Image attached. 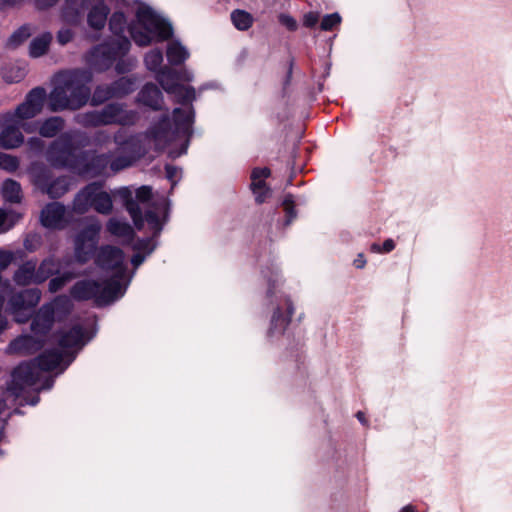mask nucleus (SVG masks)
I'll return each mask as SVG.
<instances>
[{
  "label": "nucleus",
  "mask_w": 512,
  "mask_h": 512,
  "mask_svg": "<svg viewBox=\"0 0 512 512\" xmlns=\"http://www.w3.org/2000/svg\"><path fill=\"white\" fill-rule=\"evenodd\" d=\"M156 80L167 93L174 91L180 85L177 79V69L169 66H164L156 72Z\"/></svg>",
  "instance_id": "nucleus-31"
},
{
  "label": "nucleus",
  "mask_w": 512,
  "mask_h": 512,
  "mask_svg": "<svg viewBox=\"0 0 512 512\" xmlns=\"http://www.w3.org/2000/svg\"><path fill=\"white\" fill-rule=\"evenodd\" d=\"M41 378V372L35 362H22L16 366L11 372V380L6 384L4 393L12 397L13 400L22 398L20 405H35L39 402L38 393L41 390L50 389L54 380L52 377L47 378L44 383L35 389L36 394L33 396H25L24 392L27 388L35 386Z\"/></svg>",
  "instance_id": "nucleus-3"
},
{
  "label": "nucleus",
  "mask_w": 512,
  "mask_h": 512,
  "mask_svg": "<svg viewBox=\"0 0 512 512\" xmlns=\"http://www.w3.org/2000/svg\"><path fill=\"white\" fill-rule=\"evenodd\" d=\"M144 63L148 70L152 72H158L162 68L163 53L160 49H153L146 53L144 57Z\"/></svg>",
  "instance_id": "nucleus-43"
},
{
  "label": "nucleus",
  "mask_w": 512,
  "mask_h": 512,
  "mask_svg": "<svg viewBox=\"0 0 512 512\" xmlns=\"http://www.w3.org/2000/svg\"><path fill=\"white\" fill-rule=\"evenodd\" d=\"M59 343L63 348L80 349L85 343L84 330L79 326L71 328L69 331L62 335Z\"/></svg>",
  "instance_id": "nucleus-30"
},
{
  "label": "nucleus",
  "mask_w": 512,
  "mask_h": 512,
  "mask_svg": "<svg viewBox=\"0 0 512 512\" xmlns=\"http://www.w3.org/2000/svg\"><path fill=\"white\" fill-rule=\"evenodd\" d=\"M169 94H173L176 98V102L183 106H192V102L196 98V92L192 86L178 85L174 91Z\"/></svg>",
  "instance_id": "nucleus-40"
},
{
  "label": "nucleus",
  "mask_w": 512,
  "mask_h": 512,
  "mask_svg": "<svg viewBox=\"0 0 512 512\" xmlns=\"http://www.w3.org/2000/svg\"><path fill=\"white\" fill-rule=\"evenodd\" d=\"M113 194L121 199L137 230H142L144 223L147 222L149 228L153 230V236L158 237L160 235L163 230V223L155 210L149 209L143 216L140 205L134 200L132 192L127 187H122Z\"/></svg>",
  "instance_id": "nucleus-5"
},
{
  "label": "nucleus",
  "mask_w": 512,
  "mask_h": 512,
  "mask_svg": "<svg viewBox=\"0 0 512 512\" xmlns=\"http://www.w3.org/2000/svg\"><path fill=\"white\" fill-rule=\"evenodd\" d=\"M127 18L122 11H115L109 19V30L115 37H126L125 31L128 30Z\"/></svg>",
  "instance_id": "nucleus-38"
},
{
  "label": "nucleus",
  "mask_w": 512,
  "mask_h": 512,
  "mask_svg": "<svg viewBox=\"0 0 512 512\" xmlns=\"http://www.w3.org/2000/svg\"><path fill=\"white\" fill-rule=\"evenodd\" d=\"M138 158L136 153L131 154H121L114 157L110 162V169L113 172L121 171L133 164V162Z\"/></svg>",
  "instance_id": "nucleus-44"
},
{
  "label": "nucleus",
  "mask_w": 512,
  "mask_h": 512,
  "mask_svg": "<svg viewBox=\"0 0 512 512\" xmlns=\"http://www.w3.org/2000/svg\"><path fill=\"white\" fill-rule=\"evenodd\" d=\"M44 345L41 338L31 335H21L10 342L7 347L9 354L30 355L39 351Z\"/></svg>",
  "instance_id": "nucleus-25"
},
{
  "label": "nucleus",
  "mask_w": 512,
  "mask_h": 512,
  "mask_svg": "<svg viewBox=\"0 0 512 512\" xmlns=\"http://www.w3.org/2000/svg\"><path fill=\"white\" fill-rule=\"evenodd\" d=\"M15 254L0 249V271L5 270L14 260Z\"/></svg>",
  "instance_id": "nucleus-56"
},
{
  "label": "nucleus",
  "mask_w": 512,
  "mask_h": 512,
  "mask_svg": "<svg viewBox=\"0 0 512 512\" xmlns=\"http://www.w3.org/2000/svg\"><path fill=\"white\" fill-rule=\"evenodd\" d=\"M177 171H178L177 167H175L171 164L165 165L166 178L171 182L172 187L176 184L175 177L177 175Z\"/></svg>",
  "instance_id": "nucleus-63"
},
{
  "label": "nucleus",
  "mask_w": 512,
  "mask_h": 512,
  "mask_svg": "<svg viewBox=\"0 0 512 512\" xmlns=\"http://www.w3.org/2000/svg\"><path fill=\"white\" fill-rule=\"evenodd\" d=\"M62 16L73 25L80 24L86 17L89 26L96 29V0H65Z\"/></svg>",
  "instance_id": "nucleus-9"
},
{
  "label": "nucleus",
  "mask_w": 512,
  "mask_h": 512,
  "mask_svg": "<svg viewBox=\"0 0 512 512\" xmlns=\"http://www.w3.org/2000/svg\"><path fill=\"white\" fill-rule=\"evenodd\" d=\"M271 170L268 167H255L250 175V189L255 196L257 204H263L271 195V189L266 184L265 179L270 177Z\"/></svg>",
  "instance_id": "nucleus-23"
},
{
  "label": "nucleus",
  "mask_w": 512,
  "mask_h": 512,
  "mask_svg": "<svg viewBox=\"0 0 512 512\" xmlns=\"http://www.w3.org/2000/svg\"><path fill=\"white\" fill-rule=\"evenodd\" d=\"M279 23L287 28V30L294 32L298 28L297 21L290 15L281 13L278 16Z\"/></svg>",
  "instance_id": "nucleus-52"
},
{
  "label": "nucleus",
  "mask_w": 512,
  "mask_h": 512,
  "mask_svg": "<svg viewBox=\"0 0 512 512\" xmlns=\"http://www.w3.org/2000/svg\"><path fill=\"white\" fill-rule=\"evenodd\" d=\"M153 235L151 237L137 238L130 244L135 252L142 253L143 255H151L157 247Z\"/></svg>",
  "instance_id": "nucleus-42"
},
{
  "label": "nucleus",
  "mask_w": 512,
  "mask_h": 512,
  "mask_svg": "<svg viewBox=\"0 0 512 512\" xmlns=\"http://www.w3.org/2000/svg\"><path fill=\"white\" fill-rule=\"evenodd\" d=\"M5 298L0 295V334L8 328V319L3 312Z\"/></svg>",
  "instance_id": "nucleus-60"
},
{
  "label": "nucleus",
  "mask_w": 512,
  "mask_h": 512,
  "mask_svg": "<svg viewBox=\"0 0 512 512\" xmlns=\"http://www.w3.org/2000/svg\"><path fill=\"white\" fill-rule=\"evenodd\" d=\"M64 120L59 116L46 119L39 128V133L43 137H55L64 128Z\"/></svg>",
  "instance_id": "nucleus-37"
},
{
  "label": "nucleus",
  "mask_w": 512,
  "mask_h": 512,
  "mask_svg": "<svg viewBox=\"0 0 512 512\" xmlns=\"http://www.w3.org/2000/svg\"><path fill=\"white\" fill-rule=\"evenodd\" d=\"M41 298L37 288H29L14 293L8 300V311L17 323H25L29 319V311L35 307Z\"/></svg>",
  "instance_id": "nucleus-8"
},
{
  "label": "nucleus",
  "mask_w": 512,
  "mask_h": 512,
  "mask_svg": "<svg viewBox=\"0 0 512 512\" xmlns=\"http://www.w3.org/2000/svg\"><path fill=\"white\" fill-rule=\"evenodd\" d=\"M53 36L50 32H44L35 37L29 44V55L32 58H39L45 55L52 42Z\"/></svg>",
  "instance_id": "nucleus-33"
},
{
  "label": "nucleus",
  "mask_w": 512,
  "mask_h": 512,
  "mask_svg": "<svg viewBox=\"0 0 512 512\" xmlns=\"http://www.w3.org/2000/svg\"><path fill=\"white\" fill-rule=\"evenodd\" d=\"M2 193L5 200L11 203H19L22 198V190L20 184L13 180L7 179L3 183Z\"/></svg>",
  "instance_id": "nucleus-41"
},
{
  "label": "nucleus",
  "mask_w": 512,
  "mask_h": 512,
  "mask_svg": "<svg viewBox=\"0 0 512 512\" xmlns=\"http://www.w3.org/2000/svg\"><path fill=\"white\" fill-rule=\"evenodd\" d=\"M341 20L342 18L337 12L327 14L322 18V21L320 22V29L322 31H332L334 28L341 24Z\"/></svg>",
  "instance_id": "nucleus-49"
},
{
  "label": "nucleus",
  "mask_w": 512,
  "mask_h": 512,
  "mask_svg": "<svg viewBox=\"0 0 512 512\" xmlns=\"http://www.w3.org/2000/svg\"><path fill=\"white\" fill-rule=\"evenodd\" d=\"M71 209L73 216L84 215L96 209V182L89 183L75 195Z\"/></svg>",
  "instance_id": "nucleus-22"
},
{
  "label": "nucleus",
  "mask_w": 512,
  "mask_h": 512,
  "mask_svg": "<svg viewBox=\"0 0 512 512\" xmlns=\"http://www.w3.org/2000/svg\"><path fill=\"white\" fill-rule=\"evenodd\" d=\"M130 281V276L117 274L98 279V308L109 306L120 300L125 295Z\"/></svg>",
  "instance_id": "nucleus-7"
},
{
  "label": "nucleus",
  "mask_w": 512,
  "mask_h": 512,
  "mask_svg": "<svg viewBox=\"0 0 512 512\" xmlns=\"http://www.w3.org/2000/svg\"><path fill=\"white\" fill-rule=\"evenodd\" d=\"M138 24L128 26L132 40L140 47L149 46L153 39L159 42L169 40L173 36L170 22L159 16L151 7L142 6L136 11Z\"/></svg>",
  "instance_id": "nucleus-2"
},
{
  "label": "nucleus",
  "mask_w": 512,
  "mask_h": 512,
  "mask_svg": "<svg viewBox=\"0 0 512 512\" xmlns=\"http://www.w3.org/2000/svg\"><path fill=\"white\" fill-rule=\"evenodd\" d=\"M90 146V138L82 132H66L55 139L46 151L47 161L56 168H71L73 153Z\"/></svg>",
  "instance_id": "nucleus-4"
},
{
  "label": "nucleus",
  "mask_w": 512,
  "mask_h": 512,
  "mask_svg": "<svg viewBox=\"0 0 512 512\" xmlns=\"http://www.w3.org/2000/svg\"><path fill=\"white\" fill-rule=\"evenodd\" d=\"M32 182L42 192L52 180V172L44 164L35 162L29 167Z\"/></svg>",
  "instance_id": "nucleus-28"
},
{
  "label": "nucleus",
  "mask_w": 512,
  "mask_h": 512,
  "mask_svg": "<svg viewBox=\"0 0 512 512\" xmlns=\"http://www.w3.org/2000/svg\"><path fill=\"white\" fill-rule=\"evenodd\" d=\"M319 22V14L318 12H307L303 16V26L307 28H314Z\"/></svg>",
  "instance_id": "nucleus-57"
},
{
  "label": "nucleus",
  "mask_w": 512,
  "mask_h": 512,
  "mask_svg": "<svg viewBox=\"0 0 512 512\" xmlns=\"http://www.w3.org/2000/svg\"><path fill=\"white\" fill-rule=\"evenodd\" d=\"M71 302L67 296H58L51 303L43 305L33 317L31 330L36 335L45 336L52 328L56 314L68 313Z\"/></svg>",
  "instance_id": "nucleus-6"
},
{
  "label": "nucleus",
  "mask_w": 512,
  "mask_h": 512,
  "mask_svg": "<svg viewBox=\"0 0 512 512\" xmlns=\"http://www.w3.org/2000/svg\"><path fill=\"white\" fill-rule=\"evenodd\" d=\"M285 312L281 306H277L271 316L270 326L267 331L268 337L281 336L284 334L294 314V304L290 297L284 299Z\"/></svg>",
  "instance_id": "nucleus-18"
},
{
  "label": "nucleus",
  "mask_w": 512,
  "mask_h": 512,
  "mask_svg": "<svg viewBox=\"0 0 512 512\" xmlns=\"http://www.w3.org/2000/svg\"><path fill=\"white\" fill-rule=\"evenodd\" d=\"M34 32L31 25L25 24L17 29L9 38V43L13 46H18L26 41Z\"/></svg>",
  "instance_id": "nucleus-47"
},
{
  "label": "nucleus",
  "mask_w": 512,
  "mask_h": 512,
  "mask_svg": "<svg viewBox=\"0 0 512 512\" xmlns=\"http://www.w3.org/2000/svg\"><path fill=\"white\" fill-rule=\"evenodd\" d=\"M42 238L37 233H30L24 240V247L27 251H36L41 246Z\"/></svg>",
  "instance_id": "nucleus-51"
},
{
  "label": "nucleus",
  "mask_w": 512,
  "mask_h": 512,
  "mask_svg": "<svg viewBox=\"0 0 512 512\" xmlns=\"http://www.w3.org/2000/svg\"><path fill=\"white\" fill-rule=\"evenodd\" d=\"M60 269V263L53 257L44 259L39 267H36V284L43 283L49 277L57 273Z\"/></svg>",
  "instance_id": "nucleus-35"
},
{
  "label": "nucleus",
  "mask_w": 512,
  "mask_h": 512,
  "mask_svg": "<svg viewBox=\"0 0 512 512\" xmlns=\"http://www.w3.org/2000/svg\"><path fill=\"white\" fill-rule=\"evenodd\" d=\"M173 123L175 125V133L177 136L185 138L184 143L181 145L179 151L173 155L178 157L185 154L188 150L190 139L193 136V123L195 118V112L193 106L188 107L187 110L182 108H174L173 112Z\"/></svg>",
  "instance_id": "nucleus-12"
},
{
  "label": "nucleus",
  "mask_w": 512,
  "mask_h": 512,
  "mask_svg": "<svg viewBox=\"0 0 512 512\" xmlns=\"http://www.w3.org/2000/svg\"><path fill=\"white\" fill-rule=\"evenodd\" d=\"M70 170L80 176H93L96 170V151L88 147L73 153Z\"/></svg>",
  "instance_id": "nucleus-21"
},
{
  "label": "nucleus",
  "mask_w": 512,
  "mask_h": 512,
  "mask_svg": "<svg viewBox=\"0 0 512 512\" xmlns=\"http://www.w3.org/2000/svg\"><path fill=\"white\" fill-rule=\"evenodd\" d=\"M138 115L134 111H126L119 103H109L101 111H98V126L109 124L131 125L137 120Z\"/></svg>",
  "instance_id": "nucleus-16"
},
{
  "label": "nucleus",
  "mask_w": 512,
  "mask_h": 512,
  "mask_svg": "<svg viewBox=\"0 0 512 512\" xmlns=\"http://www.w3.org/2000/svg\"><path fill=\"white\" fill-rule=\"evenodd\" d=\"M0 123L3 126L0 132V147L4 149H15L24 142V136L20 131V125L14 121L12 112L0 115Z\"/></svg>",
  "instance_id": "nucleus-17"
},
{
  "label": "nucleus",
  "mask_w": 512,
  "mask_h": 512,
  "mask_svg": "<svg viewBox=\"0 0 512 512\" xmlns=\"http://www.w3.org/2000/svg\"><path fill=\"white\" fill-rule=\"evenodd\" d=\"M75 277L74 274L66 272L61 276L52 278L49 282V291L55 293L61 290L69 281Z\"/></svg>",
  "instance_id": "nucleus-50"
},
{
  "label": "nucleus",
  "mask_w": 512,
  "mask_h": 512,
  "mask_svg": "<svg viewBox=\"0 0 512 512\" xmlns=\"http://www.w3.org/2000/svg\"><path fill=\"white\" fill-rule=\"evenodd\" d=\"M136 103L152 111H161L164 109L163 93L156 84L148 82L138 92Z\"/></svg>",
  "instance_id": "nucleus-24"
},
{
  "label": "nucleus",
  "mask_w": 512,
  "mask_h": 512,
  "mask_svg": "<svg viewBox=\"0 0 512 512\" xmlns=\"http://www.w3.org/2000/svg\"><path fill=\"white\" fill-rule=\"evenodd\" d=\"M115 62V71L118 74H125L132 70L131 62L129 60L123 59V57L118 58Z\"/></svg>",
  "instance_id": "nucleus-58"
},
{
  "label": "nucleus",
  "mask_w": 512,
  "mask_h": 512,
  "mask_svg": "<svg viewBox=\"0 0 512 512\" xmlns=\"http://www.w3.org/2000/svg\"><path fill=\"white\" fill-rule=\"evenodd\" d=\"M145 136L154 142L156 149L163 150L176 136L170 116L163 114L157 122L149 126Z\"/></svg>",
  "instance_id": "nucleus-15"
},
{
  "label": "nucleus",
  "mask_w": 512,
  "mask_h": 512,
  "mask_svg": "<svg viewBox=\"0 0 512 512\" xmlns=\"http://www.w3.org/2000/svg\"><path fill=\"white\" fill-rule=\"evenodd\" d=\"M230 17L233 25L239 31H247L254 23L253 16L245 10L235 9L231 12Z\"/></svg>",
  "instance_id": "nucleus-39"
},
{
  "label": "nucleus",
  "mask_w": 512,
  "mask_h": 512,
  "mask_svg": "<svg viewBox=\"0 0 512 512\" xmlns=\"http://www.w3.org/2000/svg\"><path fill=\"white\" fill-rule=\"evenodd\" d=\"M189 56L190 54L188 50L179 41H172L168 44L166 57L171 65H182L189 58Z\"/></svg>",
  "instance_id": "nucleus-32"
},
{
  "label": "nucleus",
  "mask_w": 512,
  "mask_h": 512,
  "mask_svg": "<svg viewBox=\"0 0 512 512\" xmlns=\"http://www.w3.org/2000/svg\"><path fill=\"white\" fill-rule=\"evenodd\" d=\"M74 221L72 209L60 202H52L45 206L41 212L43 226L54 229H64Z\"/></svg>",
  "instance_id": "nucleus-14"
},
{
  "label": "nucleus",
  "mask_w": 512,
  "mask_h": 512,
  "mask_svg": "<svg viewBox=\"0 0 512 512\" xmlns=\"http://www.w3.org/2000/svg\"><path fill=\"white\" fill-rule=\"evenodd\" d=\"M137 87V77L134 75L131 76H122L108 86L105 89H102L98 85V104L102 102L101 94L104 93V98H123L136 90Z\"/></svg>",
  "instance_id": "nucleus-20"
},
{
  "label": "nucleus",
  "mask_w": 512,
  "mask_h": 512,
  "mask_svg": "<svg viewBox=\"0 0 512 512\" xmlns=\"http://www.w3.org/2000/svg\"><path fill=\"white\" fill-rule=\"evenodd\" d=\"M293 68H294V58H290L288 62V68L286 72L285 79L283 81V90H286V88L290 85L292 80V74H293Z\"/></svg>",
  "instance_id": "nucleus-62"
},
{
  "label": "nucleus",
  "mask_w": 512,
  "mask_h": 512,
  "mask_svg": "<svg viewBox=\"0 0 512 512\" xmlns=\"http://www.w3.org/2000/svg\"><path fill=\"white\" fill-rule=\"evenodd\" d=\"M131 48V42L128 37H109L98 44V72L103 62L105 68L112 66L118 59L126 56Z\"/></svg>",
  "instance_id": "nucleus-10"
},
{
  "label": "nucleus",
  "mask_w": 512,
  "mask_h": 512,
  "mask_svg": "<svg viewBox=\"0 0 512 512\" xmlns=\"http://www.w3.org/2000/svg\"><path fill=\"white\" fill-rule=\"evenodd\" d=\"M193 77V73L189 71L186 67H182L177 70L178 81L191 82L193 80Z\"/></svg>",
  "instance_id": "nucleus-61"
},
{
  "label": "nucleus",
  "mask_w": 512,
  "mask_h": 512,
  "mask_svg": "<svg viewBox=\"0 0 512 512\" xmlns=\"http://www.w3.org/2000/svg\"><path fill=\"white\" fill-rule=\"evenodd\" d=\"M28 149L35 153H41L45 148V142L39 137H31L27 141Z\"/></svg>",
  "instance_id": "nucleus-53"
},
{
  "label": "nucleus",
  "mask_w": 512,
  "mask_h": 512,
  "mask_svg": "<svg viewBox=\"0 0 512 512\" xmlns=\"http://www.w3.org/2000/svg\"><path fill=\"white\" fill-rule=\"evenodd\" d=\"M87 67L64 69L53 76V89L47 96L52 112L78 110L91 98L90 84L96 70V46L83 57Z\"/></svg>",
  "instance_id": "nucleus-1"
},
{
  "label": "nucleus",
  "mask_w": 512,
  "mask_h": 512,
  "mask_svg": "<svg viewBox=\"0 0 512 512\" xmlns=\"http://www.w3.org/2000/svg\"><path fill=\"white\" fill-rule=\"evenodd\" d=\"M122 249L113 245L98 246V268L107 275H128Z\"/></svg>",
  "instance_id": "nucleus-11"
},
{
  "label": "nucleus",
  "mask_w": 512,
  "mask_h": 512,
  "mask_svg": "<svg viewBox=\"0 0 512 512\" xmlns=\"http://www.w3.org/2000/svg\"><path fill=\"white\" fill-rule=\"evenodd\" d=\"M74 37V33L71 29L62 28L57 32L56 39L60 45H66L71 42Z\"/></svg>",
  "instance_id": "nucleus-55"
},
{
  "label": "nucleus",
  "mask_w": 512,
  "mask_h": 512,
  "mask_svg": "<svg viewBox=\"0 0 512 512\" xmlns=\"http://www.w3.org/2000/svg\"><path fill=\"white\" fill-rule=\"evenodd\" d=\"M282 207L286 217L285 225H290L292 221L297 217L294 196L292 194L288 193L284 196Z\"/></svg>",
  "instance_id": "nucleus-46"
},
{
  "label": "nucleus",
  "mask_w": 512,
  "mask_h": 512,
  "mask_svg": "<svg viewBox=\"0 0 512 512\" xmlns=\"http://www.w3.org/2000/svg\"><path fill=\"white\" fill-rule=\"evenodd\" d=\"M100 189L101 184L98 181V214L108 215L113 209L112 198L109 193Z\"/></svg>",
  "instance_id": "nucleus-45"
},
{
  "label": "nucleus",
  "mask_w": 512,
  "mask_h": 512,
  "mask_svg": "<svg viewBox=\"0 0 512 512\" xmlns=\"http://www.w3.org/2000/svg\"><path fill=\"white\" fill-rule=\"evenodd\" d=\"M75 254L79 262L84 263L96 254V226L90 225L82 230L75 239Z\"/></svg>",
  "instance_id": "nucleus-19"
},
{
  "label": "nucleus",
  "mask_w": 512,
  "mask_h": 512,
  "mask_svg": "<svg viewBox=\"0 0 512 512\" xmlns=\"http://www.w3.org/2000/svg\"><path fill=\"white\" fill-rule=\"evenodd\" d=\"M63 360V355L57 349L47 350L35 359L39 371H52L57 368Z\"/></svg>",
  "instance_id": "nucleus-29"
},
{
  "label": "nucleus",
  "mask_w": 512,
  "mask_h": 512,
  "mask_svg": "<svg viewBox=\"0 0 512 512\" xmlns=\"http://www.w3.org/2000/svg\"><path fill=\"white\" fill-rule=\"evenodd\" d=\"M70 190V179L66 176L51 180L43 190L52 199H58L64 196Z\"/></svg>",
  "instance_id": "nucleus-34"
},
{
  "label": "nucleus",
  "mask_w": 512,
  "mask_h": 512,
  "mask_svg": "<svg viewBox=\"0 0 512 512\" xmlns=\"http://www.w3.org/2000/svg\"><path fill=\"white\" fill-rule=\"evenodd\" d=\"M36 267L35 260H29L20 265L13 275L14 282L20 286L36 284Z\"/></svg>",
  "instance_id": "nucleus-27"
},
{
  "label": "nucleus",
  "mask_w": 512,
  "mask_h": 512,
  "mask_svg": "<svg viewBox=\"0 0 512 512\" xmlns=\"http://www.w3.org/2000/svg\"><path fill=\"white\" fill-rule=\"evenodd\" d=\"M19 165L18 157L0 152V169L13 173L19 168Z\"/></svg>",
  "instance_id": "nucleus-48"
},
{
  "label": "nucleus",
  "mask_w": 512,
  "mask_h": 512,
  "mask_svg": "<svg viewBox=\"0 0 512 512\" xmlns=\"http://www.w3.org/2000/svg\"><path fill=\"white\" fill-rule=\"evenodd\" d=\"M106 230L115 237L121 238L123 245H130L136 238L133 227L126 221L110 218L106 224Z\"/></svg>",
  "instance_id": "nucleus-26"
},
{
  "label": "nucleus",
  "mask_w": 512,
  "mask_h": 512,
  "mask_svg": "<svg viewBox=\"0 0 512 512\" xmlns=\"http://www.w3.org/2000/svg\"><path fill=\"white\" fill-rule=\"evenodd\" d=\"M146 257L147 256L142 253L135 252L131 257V264L134 269H137L145 261Z\"/></svg>",
  "instance_id": "nucleus-64"
},
{
  "label": "nucleus",
  "mask_w": 512,
  "mask_h": 512,
  "mask_svg": "<svg viewBox=\"0 0 512 512\" xmlns=\"http://www.w3.org/2000/svg\"><path fill=\"white\" fill-rule=\"evenodd\" d=\"M70 293L76 300L91 299L96 295V281H79L71 288Z\"/></svg>",
  "instance_id": "nucleus-36"
},
{
  "label": "nucleus",
  "mask_w": 512,
  "mask_h": 512,
  "mask_svg": "<svg viewBox=\"0 0 512 512\" xmlns=\"http://www.w3.org/2000/svg\"><path fill=\"white\" fill-rule=\"evenodd\" d=\"M152 197V189L149 186H141L136 190V199H134L138 204L139 202L145 203L148 202Z\"/></svg>",
  "instance_id": "nucleus-54"
},
{
  "label": "nucleus",
  "mask_w": 512,
  "mask_h": 512,
  "mask_svg": "<svg viewBox=\"0 0 512 512\" xmlns=\"http://www.w3.org/2000/svg\"><path fill=\"white\" fill-rule=\"evenodd\" d=\"M46 96V90L44 88H33L26 96L25 101L12 113V115H14V121L20 125V122L38 115L43 109Z\"/></svg>",
  "instance_id": "nucleus-13"
},
{
  "label": "nucleus",
  "mask_w": 512,
  "mask_h": 512,
  "mask_svg": "<svg viewBox=\"0 0 512 512\" xmlns=\"http://www.w3.org/2000/svg\"><path fill=\"white\" fill-rule=\"evenodd\" d=\"M394 248H395V242H394L393 239H390V238L386 239L383 242L381 247L379 245H377V244H373L372 245V250L380 252V253H389L392 250H394Z\"/></svg>",
  "instance_id": "nucleus-59"
}]
</instances>
